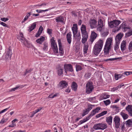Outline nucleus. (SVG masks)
I'll return each instance as SVG.
<instances>
[{
	"label": "nucleus",
	"mask_w": 132,
	"mask_h": 132,
	"mask_svg": "<svg viewBox=\"0 0 132 132\" xmlns=\"http://www.w3.org/2000/svg\"><path fill=\"white\" fill-rule=\"evenodd\" d=\"M63 69L60 67L58 68L57 69V72L58 75L60 76L63 73Z\"/></svg>",
	"instance_id": "nucleus-34"
},
{
	"label": "nucleus",
	"mask_w": 132,
	"mask_h": 132,
	"mask_svg": "<svg viewBox=\"0 0 132 132\" xmlns=\"http://www.w3.org/2000/svg\"><path fill=\"white\" fill-rule=\"evenodd\" d=\"M57 95L56 94L53 95V94H50L48 97V98H54V97H56L57 96Z\"/></svg>",
	"instance_id": "nucleus-50"
},
{
	"label": "nucleus",
	"mask_w": 132,
	"mask_h": 132,
	"mask_svg": "<svg viewBox=\"0 0 132 132\" xmlns=\"http://www.w3.org/2000/svg\"><path fill=\"white\" fill-rule=\"evenodd\" d=\"M77 85L76 83L73 82L72 83L71 87L72 89L74 91H76L77 89Z\"/></svg>",
	"instance_id": "nucleus-35"
},
{
	"label": "nucleus",
	"mask_w": 132,
	"mask_h": 132,
	"mask_svg": "<svg viewBox=\"0 0 132 132\" xmlns=\"http://www.w3.org/2000/svg\"><path fill=\"white\" fill-rule=\"evenodd\" d=\"M120 43V42H116L114 46V50L115 51H116L118 50L119 48V45Z\"/></svg>",
	"instance_id": "nucleus-41"
},
{
	"label": "nucleus",
	"mask_w": 132,
	"mask_h": 132,
	"mask_svg": "<svg viewBox=\"0 0 132 132\" xmlns=\"http://www.w3.org/2000/svg\"><path fill=\"white\" fill-rule=\"evenodd\" d=\"M45 37L43 36H41L40 38L37 39L36 42L39 44H41L44 41Z\"/></svg>",
	"instance_id": "nucleus-27"
},
{
	"label": "nucleus",
	"mask_w": 132,
	"mask_h": 132,
	"mask_svg": "<svg viewBox=\"0 0 132 132\" xmlns=\"http://www.w3.org/2000/svg\"><path fill=\"white\" fill-rule=\"evenodd\" d=\"M101 107H97L96 109L93 110L91 111L90 113L87 117L89 118V119L91 117L96 114V113H98L99 111L100 110Z\"/></svg>",
	"instance_id": "nucleus-12"
},
{
	"label": "nucleus",
	"mask_w": 132,
	"mask_h": 132,
	"mask_svg": "<svg viewBox=\"0 0 132 132\" xmlns=\"http://www.w3.org/2000/svg\"><path fill=\"white\" fill-rule=\"evenodd\" d=\"M92 105H88L87 109H86V110H87V111H89L92 109Z\"/></svg>",
	"instance_id": "nucleus-54"
},
{
	"label": "nucleus",
	"mask_w": 132,
	"mask_h": 132,
	"mask_svg": "<svg viewBox=\"0 0 132 132\" xmlns=\"http://www.w3.org/2000/svg\"><path fill=\"white\" fill-rule=\"evenodd\" d=\"M91 75L90 72H86L84 75V78L86 79H88L90 77Z\"/></svg>",
	"instance_id": "nucleus-38"
},
{
	"label": "nucleus",
	"mask_w": 132,
	"mask_h": 132,
	"mask_svg": "<svg viewBox=\"0 0 132 132\" xmlns=\"http://www.w3.org/2000/svg\"><path fill=\"white\" fill-rule=\"evenodd\" d=\"M42 109V108H40L38 109L37 110H35V111H33L32 112H31L32 113V114L31 116L29 117H33L34 115L37 113L38 112L40 111Z\"/></svg>",
	"instance_id": "nucleus-28"
},
{
	"label": "nucleus",
	"mask_w": 132,
	"mask_h": 132,
	"mask_svg": "<svg viewBox=\"0 0 132 132\" xmlns=\"http://www.w3.org/2000/svg\"><path fill=\"white\" fill-rule=\"evenodd\" d=\"M112 41V38H111L108 39L106 42L104 50L105 55L109 54V50L111 48V46Z\"/></svg>",
	"instance_id": "nucleus-2"
},
{
	"label": "nucleus",
	"mask_w": 132,
	"mask_h": 132,
	"mask_svg": "<svg viewBox=\"0 0 132 132\" xmlns=\"http://www.w3.org/2000/svg\"><path fill=\"white\" fill-rule=\"evenodd\" d=\"M107 126L106 123H98L95 125L93 126V128L95 130H104L107 127Z\"/></svg>",
	"instance_id": "nucleus-3"
},
{
	"label": "nucleus",
	"mask_w": 132,
	"mask_h": 132,
	"mask_svg": "<svg viewBox=\"0 0 132 132\" xmlns=\"http://www.w3.org/2000/svg\"><path fill=\"white\" fill-rule=\"evenodd\" d=\"M31 12H28L27 13L26 15L23 20L22 22H23L27 20L31 15Z\"/></svg>",
	"instance_id": "nucleus-36"
},
{
	"label": "nucleus",
	"mask_w": 132,
	"mask_h": 132,
	"mask_svg": "<svg viewBox=\"0 0 132 132\" xmlns=\"http://www.w3.org/2000/svg\"><path fill=\"white\" fill-rule=\"evenodd\" d=\"M55 21L57 23H62L64 22V19L63 17L60 15L55 18Z\"/></svg>",
	"instance_id": "nucleus-19"
},
{
	"label": "nucleus",
	"mask_w": 132,
	"mask_h": 132,
	"mask_svg": "<svg viewBox=\"0 0 132 132\" xmlns=\"http://www.w3.org/2000/svg\"><path fill=\"white\" fill-rule=\"evenodd\" d=\"M72 30L74 35H75L77 34L78 31L77 25V24H73L72 28Z\"/></svg>",
	"instance_id": "nucleus-17"
},
{
	"label": "nucleus",
	"mask_w": 132,
	"mask_h": 132,
	"mask_svg": "<svg viewBox=\"0 0 132 132\" xmlns=\"http://www.w3.org/2000/svg\"><path fill=\"white\" fill-rule=\"evenodd\" d=\"M80 30L82 37L81 39L82 42L83 44H85L88 38V33L86 30V28L85 25L82 24Z\"/></svg>",
	"instance_id": "nucleus-1"
},
{
	"label": "nucleus",
	"mask_w": 132,
	"mask_h": 132,
	"mask_svg": "<svg viewBox=\"0 0 132 132\" xmlns=\"http://www.w3.org/2000/svg\"><path fill=\"white\" fill-rule=\"evenodd\" d=\"M43 30V28L42 26H40V27L39 28L38 31L42 33Z\"/></svg>",
	"instance_id": "nucleus-60"
},
{
	"label": "nucleus",
	"mask_w": 132,
	"mask_h": 132,
	"mask_svg": "<svg viewBox=\"0 0 132 132\" xmlns=\"http://www.w3.org/2000/svg\"><path fill=\"white\" fill-rule=\"evenodd\" d=\"M64 69L65 72L67 73V72L69 71L72 72L73 71L72 65L70 64H65L64 65Z\"/></svg>",
	"instance_id": "nucleus-8"
},
{
	"label": "nucleus",
	"mask_w": 132,
	"mask_h": 132,
	"mask_svg": "<svg viewBox=\"0 0 132 132\" xmlns=\"http://www.w3.org/2000/svg\"><path fill=\"white\" fill-rule=\"evenodd\" d=\"M124 86V85L123 84H120V85L118 86H117L116 87V88L117 89H118L119 88H121L123 86Z\"/></svg>",
	"instance_id": "nucleus-61"
},
{
	"label": "nucleus",
	"mask_w": 132,
	"mask_h": 132,
	"mask_svg": "<svg viewBox=\"0 0 132 132\" xmlns=\"http://www.w3.org/2000/svg\"><path fill=\"white\" fill-rule=\"evenodd\" d=\"M89 119V118H88V117H87L85 118L82 120L80 121L78 123V125H80L87 121Z\"/></svg>",
	"instance_id": "nucleus-31"
},
{
	"label": "nucleus",
	"mask_w": 132,
	"mask_h": 132,
	"mask_svg": "<svg viewBox=\"0 0 132 132\" xmlns=\"http://www.w3.org/2000/svg\"><path fill=\"white\" fill-rule=\"evenodd\" d=\"M125 123H123L121 126V129L122 131L123 130L125 129Z\"/></svg>",
	"instance_id": "nucleus-55"
},
{
	"label": "nucleus",
	"mask_w": 132,
	"mask_h": 132,
	"mask_svg": "<svg viewBox=\"0 0 132 132\" xmlns=\"http://www.w3.org/2000/svg\"><path fill=\"white\" fill-rule=\"evenodd\" d=\"M126 125L127 126L130 127L132 125V119H129L126 121Z\"/></svg>",
	"instance_id": "nucleus-37"
},
{
	"label": "nucleus",
	"mask_w": 132,
	"mask_h": 132,
	"mask_svg": "<svg viewBox=\"0 0 132 132\" xmlns=\"http://www.w3.org/2000/svg\"><path fill=\"white\" fill-rule=\"evenodd\" d=\"M71 14L72 16H74L75 17H76L77 16L76 12L74 11H73L71 12Z\"/></svg>",
	"instance_id": "nucleus-53"
},
{
	"label": "nucleus",
	"mask_w": 132,
	"mask_h": 132,
	"mask_svg": "<svg viewBox=\"0 0 132 132\" xmlns=\"http://www.w3.org/2000/svg\"><path fill=\"white\" fill-rule=\"evenodd\" d=\"M1 21L5 22L8 20L9 19L8 18H1Z\"/></svg>",
	"instance_id": "nucleus-58"
},
{
	"label": "nucleus",
	"mask_w": 132,
	"mask_h": 132,
	"mask_svg": "<svg viewBox=\"0 0 132 132\" xmlns=\"http://www.w3.org/2000/svg\"><path fill=\"white\" fill-rule=\"evenodd\" d=\"M131 35H132V34L130 31L126 34V36L127 37H129Z\"/></svg>",
	"instance_id": "nucleus-64"
},
{
	"label": "nucleus",
	"mask_w": 132,
	"mask_h": 132,
	"mask_svg": "<svg viewBox=\"0 0 132 132\" xmlns=\"http://www.w3.org/2000/svg\"><path fill=\"white\" fill-rule=\"evenodd\" d=\"M121 28L123 31H126L127 29V28L126 27H125V24L122 23L121 24L120 26L118 28H117V30H116L114 32H115L116 31H119Z\"/></svg>",
	"instance_id": "nucleus-22"
},
{
	"label": "nucleus",
	"mask_w": 132,
	"mask_h": 132,
	"mask_svg": "<svg viewBox=\"0 0 132 132\" xmlns=\"http://www.w3.org/2000/svg\"><path fill=\"white\" fill-rule=\"evenodd\" d=\"M113 117L112 116L106 118V121L109 125H111L112 123Z\"/></svg>",
	"instance_id": "nucleus-26"
},
{
	"label": "nucleus",
	"mask_w": 132,
	"mask_h": 132,
	"mask_svg": "<svg viewBox=\"0 0 132 132\" xmlns=\"http://www.w3.org/2000/svg\"><path fill=\"white\" fill-rule=\"evenodd\" d=\"M58 85L60 88L62 89L67 87L68 84L66 81H63L59 83Z\"/></svg>",
	"instance_id": "nucleus-15"
},
{
	"label": "nucleus",
	"mask_w": 132,
	"mask_h": 132,
	"mask_svg": "<svg viewBox=\"0 0 132 132\" xmlns=\"http://www.w3.org/2000/svg\"><path fill=\"white\" fill-rule=\"evenodd\" d=\"M102 48L94 45L93 52L94 54L97 55L101 51Z\"/></svg>",
	"instance_id": "nucleus-13"
},
{
	"label": "nucleus",
	"mask_w": 132,
	"mask_h": 132,
	"mask_svg": "<svg viewBox=\"0 0 132 132\" xmlns=\"http://www.w3.org/2000/svg\"><path fill=\"white\" fill-rule=\"evenodd\" d=\"M7 120L8 119H2V120L0 122V123H1L2 124H3L4 123L6 122Z\"/></svg>",
	"instance_id": "nucleus-56"
},
{
	"label": "nucleus",
	"mask_w": 132,
	"mask_h": 132,
	"mask_svg": "<svg viewBox=\"0 0 132 132\" xmlns=\"http://www.w3.org/2000/svg\"><path fill=\"white\" fill-rule=\"evenodd\" d=\"M51 47L53 50L54 53H58V51L57 47L53 37L51 39Z\"/></svg>",
	"instance_id": "nucleus-4"
},
{
	"label": "nucleus",
	"mask_w": 132,
	"mask_h": 132,
	"mask_svg": "<svg viewBox=\"0 0 132 132\" xmlns=\"http://www.w3.org/2000/svg\"><path fill=\"white\" fill-rule=\"evenodd\" d=\"M0 24L3 26L4 27H8V26L5 23L3 22H1Z\"/></svg>",
	"instance_id": "nucleus-59"
},
{
	"label": "nucleus",
	"mask_w": 132,
	"mask_h": 132,
	"mask_svg": "<svg viewBox=\"0 0 132 132\" xmlns=\"http://www.w3.org/2000/svg\"><path fill=\"white\" fill-rule=\"evenodd\" d=\"M108 32H104L102 33L101 35L103 37H106L108 34Z\"/></svg>",
	"instance_id": "nucleus-51"
},
{
	"label": "nucleus",
	"mask_w": 132,
	"mask_h": 132,
	"mask_svg": "<svg viewBox=\"0 0 132 132\" xmlns=\"http://www.w3.org/2000/svg\"><path fill=\"white\" fill-rule=\"evenodd\" d=\"M120 114L122 117L123 119L124 120L127 119L128 117V116L127 114L122 112L120 113Z\"/></svg>",
	"instance_id": "nucleus-32"
},
{
	"label": "nucleus",
	"mask_w": 132,
	"mask_h": 132,
	"mask_svg": "<svg viewBox=\"0 0 132 132\" xmlns=\"http://www.w3.org/2000/svg\"><path fill=\"white\" fill-rule=\"evenodd\" d=\"M86 92L88 94L91 93L94 89L93 83L92 82H88L86 84Z\"/></svg>",
	"instance_id": "nucleus-6"
},
{
	"label": "nucleus",
	"mask_w": 132,
	"mask_h": 132,
	"mask_svg": "<svg viewBox=\"0 0 132 132\" xmlns=\"http://www.w3.org/2000/svg\"><path fill=\"white\" fill-rule=\"evenodd\" d=\"M44 46L43 48V50H47L48 48V44L47 43L45 42L43 44Z\"/></svg>",
	"instance_id": "nucleus-43"
},
{
	"label": "nucleus",
	"mask_w": 132,
	"mask_h": 132,
	"mask_svg": "<svg viewBox=\"0 0 132 132\" xmlns=\"http://www.w3.org/2000/svg\"><path fill=\"white\" fill-rule=\"evenodd\" d=\"M128 51L131 52L132 51V41L128 45Z\"/></svg>",
	"instance_id": "nucleus-44"
},
{
	"label": "nucleus",
	"mask_w": 132,
	"mask_h": 132,
	"mask_svg": "<svg viewBox=\"0 0 132 132\" xmlns=\"http://www.w3.org/2000/svg\"><path fill=\"white\" fill-rule=\"evenodd\" d=\"M76 69L77 71H78L82 69L81 67L79 65H76Z\"/></svg>",
	"instance_id": "nucleus-47"
},
{
	"label": "nucleus",
	"mask_w": 132,
	"mask_h": 132,
	"mask_svg": "<svg viewBox=\"0 0 132 132\" xmlns=\"http://www.w3.org/2000/svg\"><path fill=\"white\" fill-rule=\"evenodd\" d=\"M121 23V21L119 20H113L108 22V25L109 27L111 28L117 27Z\"/></svg>",
	"instance_id": "nucleus-5"
},
{
	"label": "nucleus",
	"mask_w": 132,
	"mask_h": 132,
	"mask_svg": "<svg viewBox=\"0 0 132 132\" xmlns=\"http://www.w3.org/2000/svg\"><path fill=\"white\" fill-rule=\"evenodd\" d=\"M98 24L97 28V31L100 32L101 31L103 27L104 26L103 21L101 19H99L98 21Z\"/></svg>",
	"instance_id": "nucleus-10"
},
{
	"label": "nucleus",
	"mask_w": 132,
	"mask_h": 132,
	"mask_svg": "<svg viewBox=\"0 0 132 132\" xmlns=\"http://www.w3.org/2000/svg\"><path fill=\"white\" fill-rule=\"evenodd\" d=\"M20 87V86H17L16 87L14 88H13L11 89L10 90V92L12 91H15V90H17Z\"/></svg>",
	"instance_id": "nucleus-52"
},
{
	"label": "nucleus",
	"mask_w": 132,
	"mask_h": 132,
	"mask_svg": "<svg viewBox=\"0 0 132 132\" xmlns=\"http://www.w3.org/2000/svg\"><path fill=\"white\" fill-rule=\"evenodd\" d=\"M20 37L18 38V39L21 42H23V40H24V37L23 34L22 32L19 33Z\"/></svg>",
	"instance_id": "nucleus-30"
},
{
	"label": "nucleus",
	"mask_w": 132,
	"mask_h": 132,
	"mask_svg": "<svg viewBox=\"0 0 132 132\" xmlns=\"http://www.w3.org/2000/svg\"><path fill=\"white\" fill-rule=\"evenodd\" d=\"M36 26V22H35L32 24L31 26L29 27V29L28 30L29 32H31L34 29Z\"/></svg>",
	"instance_id": "nucleus-24"
},
{
	"label": "nucleus",
	"mask_w": 132,
	"mask_h": 132,
	"mask_svg": "<svg viewBox=\"0 0 132 132\" xmlns=\"http://www.w3.org/2000/svg\"><path fill=\"white\" fill-rule=\"evenodd\" d=\"M126 110L128 112L129 115L131 116H132V105H128L126 108Z\"/></svg>",
	"instance_id": "nucleus-18"
},
{
	"label": "nucleus",
	"mask_w": 132,
	"mask_h": 132,
	"mask_svg": "<svg viewBox=\"0 0 132 132\" xmlns=\"http://www.w3.org/2000/svg\"><path fill=\"white\" fill-rule=\"evenodd\" d=\"M47 32L48 34L49 35H51L52 34V30L51 29L48 28L47 30Z\"/></svg>",
	"instance_id": "nucleus-57"
},
{
	"label": "nucleus",
	"mask_w": 132,
	"mask_h": 132,
	"mask_svg": "<svg viewBox=\"0 0 132 132\" xmlns=\"http://www.w3.org/2000/svg\"><path fill=\"white\" fill-rule=\"evenodd\" d=\"M114 76L115 79L116 80H118L119 78H120L121 77V75L120 74H115Z\"/></svg>",
	"instance_id": "nucleus-45"
},
{
	"label": "nucleus",
	"mask_w": 132,
	"mask_h": 132,
	"mask_svg": "<svg viewBox=\"0 0 132 132\" xmlns=\"http://www.w3.org/2000/svg\"><path fill=\"white\" fill-rule=\"evenodd\" d=\"M88 44H84L83 48V52L84 54H86L88 50Z\"/></svg>",
	"instance_id": "nucleus-33"
},
{
	"label": "nucleus",
	"mask_w": 132,
	"mask_h": 132,
	"mask_svg": "<svg viewBox=\"0 0 132 132\" xmlns=\"http://www.w3.org/2000/svg\"><path fill=\"white\" fill-rule=\"evenodd\" d=\"M122 34L121 33L118 34L116 36L115 38L116 42H120V40L122 37Z\"/></svg>",
	"instance_id": "nucleus-25"
},
{
	"label": "nucleus",
	"mask_w": 132,
	"mask_h": 132,
	"mask_svg": "<svg viewBox=\"0 0 132 132\" xmlns=\"http://www.w3.org/2000/svg\"><path fill=\"white\" fill-rule=\"evenodd\" d=\"M57 41L59 47V52L61 55H62L64 54V52L62 47L61 40L60 39H59Z\"/></svg>",
	"instance_id": "nucleus-16"
},
{
	"label": "nucleus",
	"mask_w": 132,
	"mask_h": 132,
	"mask_svg": "<svg viewBox=\"0 0 132 132\" xmlns=\"http://www.w3.org/2000/svg\"><path fill=\"white\" fill-rule=\"evenodd\" d=\"M120 119L119 117L117 116H115L113 118V122H114L115 127L116 128H119L120 125Z\"/></svg>",
	"instance_id": "nucleus-7"
},
{
	"label": "nucleus",
	"mask_w": 132,
	"mask_h": 132,
	"mask_svg": "<svg viewBox=\"0 0 132 132\" xmlns=\"http://www.w3.org/2000/svg\"><path fill=\"white\" fill-rule=\"evenodd\" d=\"M71 35L70 33H68L67 35V39L69 44H70L71 41Z\"/></svg>",
	"instance_id": "nucleus-23"
},
{
	"label": "nucleus",
	"mask_w": 132,
	"mask_h": 132,
	"mask_svg": "<svg viewBox=\"0 0 132 132\" xmlns=\"http://www.w3.org/2000/svg\"><path fill=\"white\" fill-rule=\"evenodd\" d=\"M10 107H9V108H6L5 109L1 111V112H0V114H1L2 113H3L5 111H6L7 110H8Z\"/></svg>",
	"instance_id": "nucleus-62"
},
{
	"label": "nucleus",
	"mask_w": 132,
	"mask_h": 132,
	"mask_svg": "<svg viewBox=\"0 0 132 132\" xmlns=\"http://www.w3.org/2000/svg\"><path fill=\"white\" fill-rule=\"evenodd\" d=\"M107 113V111H104L103 112L101 113L96 115V118H98L100 117L104 116V115L106 114Z\"/></svg>",
	"instance_id": "nucleus-29"
},
{
	"label": "nucleus",
	"mask_w": 132,
	"mask_h": 132,
	"mask_svg": "<svg viewBox=\"0 0 132 132\" xmlns=\"http://www.w3.org/2000/svg\"><path fill=\"white\" fill-rule=\"evenodd\" d=\"M97 36V34L94 31L91 32L90 39V42L92 44Z\"/></svg>",
	"instance_id": "nucleus-11"
},
{
	"label": "nucleus",
	"mask_w": 132,
	"mask_h": 132,
	"mask_svg": "<svg viewBox=\"0 0 132 132\" xmlns=\"http://www.w3.org/2000/svg\"><path fill=\"white\" fill-rule=\"evenodd\" d=\"M22 43H23L24 45L26 46L27 44H28V41L26 40L25 38H24V40H23Z\"/></svg>",
	"instance_id": "nucleus-63"
},
{
	"label": "nucleus",
	"mask_w": 132,
	"mask_h": 132,
	"mask_svg": "<svg viewBox=\"0 0 132 132\" xmlns=\"http://www.w3.org/2000/svg\"><path fill=\"white\" fill-rule=\"evenodd\" d=\"M126 42L124 40L123 41L121 45V48L122 52H123L126 48Z\"/></svg>",
	"instance_id": "nucleus-20"
},
{
	"label": "nucleus",
	"mask_w": 132,
	"mask_h": 132,
	"mask_svg": "<svg viewBox=\"0 0 132 132\" xmlns=\"http://www.w3.org/2000/svg\"><path fill=\"white\" fill-rule=\"evenodd\" d=\"M103 102L105 104L106 106L109 105L111 103V101L109 100H108L105 101H104Z\"/></svg>",
	"instance_id": "nucleus-46"
},
{
	"label": "nucleus",
	"mask_w": 132,
	"mask_h": 132,
	"mask_svg": "<svg viewBox=\"0 0 132 132\" xmlns=\"http://www.w3.org/2000/svg\"><path fill=\"white\" fill-rule=\"evenodd\" d=\"M89 24L91 28H95L97 26V21L94 19H90L89 21Z\"/></svg>",
	"instance_id": "nucleus-9"
},
{
	"label": "nucleus",
	"mask_w": 132,
	"mask_h": 132,
	"mask_svg": "<svg viewBox=\"0 0 132 132\" xmlns=\"http://www.w3.org/2000/svg\"><path fill=\"white\" fill-rule=\"evenodd\" d=\"M32 71V69H27L25 72L24 73V75H26L27 73H30Z\"/></svg>",
	"instance_id": "nucleus-48"
},
{
	"label": "nucleus",
	"mask_w": 132,
	"mask_h": 132,
	"mask_svg": "<svg viewBox=\"0 0 132 132\" xmlns=\"http://www.w3.org/2000/svg\"><path fill=\"white\" fill-rule=\"evenodd\" d=\"M12 54V53L11 50L10 49H9L5 56V58L8 59H10Z\"/></svg>",
	"instance_id": "nucleus-21"
},
{
	"label": "nucleus",
	"mask_w": 132,
	"mask_h": 132,
	"mask_svg": "<svg viewBox=\"0 0 132 132\" xmlns=\"http://www.w3.org/2000/svg\"><path fill=\"white\" fill-rule=\"evenodd\" d=\"M51 9H52L49 8L48 9H46V10H36V11L37 13H40L42 12H44L47 11H48L50 10H51Z\"/></svg>",
	"instance_id": "nucleus-40"
},
{
	"label": "nucleus",
	"mask_w": 132,
	"mask_h": 132,
	"mask_svg": "<svg viewBox=\"0 0 132 132\" xmlns=\"http://www.w3.org/2000/svg\"><path fill=\"white\" fill-rule=\"evenodd\" d=\"M109 96H110L108 94H104L102 97V98L103 99H105L107 98H109Z\"/></svg>",
	"instance_id": "nucleus-49"
},
{
	"label": "nucleus",
	"mask_w": 132,
	"mask_h": 132,
	"mask_svg": "<svg viewBox=\"0 0 132 132\" xmlns=\"http://www.w3.org/2000/svg\"><path fill=\"white\" fill-rule=\"evenodd\" d=\"M120 58H121L120 57H118V58H116L109 59H107L104 60V61H106V62H108V61H113L115 60H117L119 59Z\"/></svg>",
	"instance_id": "nucleus-39"
},
{
	"label": "nucleus",
	"mask_w": 132,
	"mask_h": 132,
	"mask_svg": "<svg viewBox=\"0 0 132 132\" xmlns=\"http://www.w3.org/2000/svg\"><path fill=\"white\" fill-rule=\"evenodd\" d=\"M104 42V39H100L95 43V45L97 47H100V48H102Z\"/></svg>",
	"instance_id": "nucleus-14"
},
{
	"label": "nucleus",
	"mask_w": 132,
	"mask_h": 132,
	"mask_svg": "<svg viewBox=\"0 0 132 132\" xmlns=\"http://www.w3.org/2000/svg\"><path fill=\"white\" fill-rule=\"evenodd\" d=\"M111 108L113 109H115L117 111H118L120 110L118 106L117 105H112L111 106Z\"/></svg>",
	"instance_id": "nucleus-42"
}]
</instances>
